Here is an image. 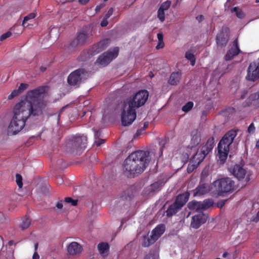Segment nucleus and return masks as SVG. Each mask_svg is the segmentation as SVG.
I'll list each match as a JSON object with an SVG mask.
<instances>
[{"label": "nucleus", "mask_w": 259, "mask_h": 259, "mask_svg": "<svg viewBox=\"0 0 259 259\" xmlns=\"http://www.w3.org/2000/svg\"><path fill=\"white\" fill-rule=\"evenodd\" d=\"M191 145L192 147L197 146L200 142L201 135L198 130H194L191 132Z\"/></svg>", "instance_id": "nucleus-23"}, {"label": "nucleus", "mask_w": 259, "mask_h": 259, "mask_svg": "<svg viewBox=\"0 0 259 259\" xmlns=\"http://www.w3.org/2000/svg\"><path fill=\"white\" fill-rule=\"evenodd\" d=\"M247 94V91L243 90L242 92V94L241 95L240 99H243L244 98H245Z\"/></svg>", "instance_id": "nucleus-53"}, {"label": "nucleus", "mask_w": 259, "mask_h": 259, "mask_svg": "<svg viewBox=\"0 0 259 259\" xmlns=\"http://www.w3.org/2000/svg\"><path fill=\"white\" fill-rule=\"evenodd\" d=\"M238 131V130H231L227 132L222 137L218 145L230 149V146L232 144Z\"/></svg>", "instance_id": "nucleus-10"}, {"label": "nucleus", "mask_w": 259, "mask_h": 259, "mask_svg": "<svg viewBox=\"0 0 259 259\" xmlns=\"http://www.w3.org/2000/svg\"><path fill=\"white\" fill-rule=\"evenodd\" d=\"M58 184H61L63 183V180L61 178H59V180L58 181Z\"/></svg>", "instance_id": "nucleus-64"}, {"label": "nucleus", "mask_w": 259, "mask_h": 259, "mask_svg": "<svg viewBox=\"0 0 259 259\" xmlns=\"http://www.w3.org/2000/svg\"><path fill=\"white\" fill-rule=\"evenodd\" d=\"M253 222H257L259 220V211L257 212L255 218H252V220Z\"/></svg>", "instance_id": "nucleus-54"}, {"label": "nucleus", "mask_w": 259, "mask_h": 259, "mask_svg": "<svg viewBox=\"0 0 259 259\" xmlns=\"http://www.w3.org/2000/svg\"><path fill=\"white\" fill-rule=\"evenodd\" d=\"M198 155H198L197 153L192 158H191L190 163L187 167V172L188 173H191L195 169L203 160L201 158L198 157Z\"/></svg>", "instance_id": "nucleus-20"}, {"label": "nucleus", "mask_w": 259, "mask_h": 259, "mask_svg": "<svg viewBox=\"0 0 259 259\" xmlns=\"http://www.w3.org/2000/svg\"><path fill=\"white\" fill-rule=\"evenodd\" d=\"M92 35L91 31L81 30L78 32L76 37L70 41L68 47L70 49H73L78 46H83L86 43L90 42V38Z\"/></svg>", "instance_id": "nucleus-7"}, {"label": "nucleus", "mask_w": 259, "mask_h": 259, "mask_svg": "<svg viewBox=\"0 0 259 259\" xmlns=\"http://www.w3.org/2000/svg\"><path fill=\"white\" fill-rule=\"evenodd\" d=\"M164 231L165 225L164 224L158 225L152 230V237L157 240L164 233Z\"/></svg>", "instance_id": "nucleus-24"}, {"label": "nucleus", "mask_w": 259, "mask_h": 259, "mask_svg": "<svg viewBox=\"0 0 259 259\" xmlns=\"http://www.w3.org/2000/svg\"><path fill=\"white\" fill-rule=\"evenodd\" d=\"M56 206L59 209H61L63 207V204L62 203V201L58 202L56 204Z\"/></svg>", "instance_id": "nucleus-56"}, {"label": "nucleus", "mask_w": 259, "mask_h": 259, "mask_svg": "<svg viewBox=\"0 0 259 259\" xmlns=\"http://www.w3.org/2000/svg\"><path fill=\"white\" fill-rule=\"evenodd\" d=\"M11 34L12 33L9 31H7L5 33H4L0 37V41H3L4 40L10 37L11 35Z\"/></svg>", "instance_id": "nucleus-44"}, {"label": "nucleus", "mask_w": 259, "mask_h": 259, "mask_svg": "<svg viewBox=\"0 0 259 259\" xmlns=\"http://www.w3.org/2000/svg\"><path fill=\"white\" fill-rule=\"evenodd\" d=\"M241 52L239 48L238 39H235L233 42V45L231 48L227 51L225 56L226 61H229L234 58V57Z\"/></svg>", "instance_id": "nucleus-15"}, {"label": "nucleus", "mask_w": 259, "mask_h": 259, "mask_svg": "<svg viewBox=\"0 0 259 259\" xmlns=\"http://www.w3.org/2000/svg\"><path fill=\"white\" fill-rule=\"evenodd\" d=\"M108 24V22L107 21V18H105V17H104V19H103V20L101 21V26L102 27H105V26H106Z\"/></svg>", "instance_id": "nucleus-50"}, {"label": "nucleus", "mask_w": 259, "mask_h": 259, "mask_svg": "<svg viewBox=\"0 0 259 259\" xmlns=\"http://www.w3.org/2000/svg\"><path fill=\"white\" fill-rule=\"evenodd\" d=\"M181 73L180 72H172L168 79V82L172 85H176L180 82L181 77Z\"/></svg>", "instance_id": "nucleus-25"}, {"label": "nucleus", "mask_w": 259, "mask_h": 259, "mask_svg": "<svg viewBox=\"0 0 259 259\" xmlns=\"http://www.w3.org/2000/svg\"><path fill=\"white\" fill-rule=\"evenodd\" d=\"M213 185L217 194L221 196H224L228 193H232L236 189L235 182L228 177L215 181Z\"/></svg>", "instance_id": "nucleus-4"}, {"label": "nucleus", "mask_w": 259, "mask_h": 259, "mask_svg": "<svg viewBox=\"0 0 259 259\" xmlns=\"http://www.w3.org/2000/svg\"><path fill=\"white\" fill-rule=\"evenodd\" d=\"M227 200H221L218 202L217 205L219 208H222L225 204Z\"/></svg>", "instance_id": "nucleus-46"}, {"label": "nucleus", "mask_w": 259, "mask_h": 259, "mask_svg": "<svg viewBox=\"0 0 259 259\" xmlns=\"http://www.w3.org/2000/svg\"><path fill=\"white\" fill-rule=\"evenodd\" d=\"M231 11L232 13L235 12L236 17L239 19H243L245 17V13L241 9L237 7L233 8L232 9H231Z\"/></svg>", "instance_id": "nucleus-31"}, {"label": "nucleus", "mask_w": 259, "mask_h": 259, "mask_svg": "<svg viewBox=\"0 0 259 259\" xmlns=\"http://www.w3.org/2000/svg\"><path fill=\"white\" fill-rule=\"evenodd\" d=\"M148 125H149V123L148 122H145L144 123V126L142 128L143 129V130H145L148 126Z\"/></svg>", "instance_id": "nucleus-60"}, {"label": "nucleus", "mask_w": 259, "mask_h": 259, "mask_svg": "<svg viewBox=\"0 0 259 259\" xmlns=\"http://www.w3.org/2000/svg\"><path fill=\"white\" fill-rule=\"evenodd\" d=\"M48 87L40 86L27 92L26 98L17 103L13 109L14 116L8 128L9 135H15L25 125L30 116H38L46 111L48 102L44 99Z\"/></svg>", "instance_id": "nucleus-1"}, {"label": "nucleus", "mask_w": 259, "mask_h": 259, "mask_svg": "<svg viewBox=\"0 0 259 259\" xmlns=\"http://www.w3.org/2000/svg\"><path fill=\"white\" fill-rule=\"evenodd\" d=\"M171 5V2L169 1H167L164 3H163L160 6L159 9L163 10L164 11H166L168 9Z\"/></svg>", "instance_id": "nucleus-39"}, {"label": "nucleus", "mask_w": 259, "mask_h": 259, "mask_svg": "<svg viewBox=\"0 0 259 259\" xmlns=\"http://www.w3.org/2000/svg\"><path fill=\"white\" fill-rule=\"evenodd\" d=\"M82 249V246L76 242L70 243L67 247V251L70 255L80 254Z\"/></svg>", "instance_id": "nucleus-21"}, {"label": "nucleus", "mask_w": 259, "mask_h": 259, "mask_svg": "<svg viewBox=\"0 0 259 259\" xmlns=\"http://www.w3.org/2000/svg\"><path fill=\"white\" fill-rule=\"evenodd\" d=\"M246 102L248 106L253 105L255 108H259V92L251 94Z\"/></svg>", "instance_id": "nucleus-22"}, {"label": "nucleus", "mask_w": 259, "mask_h": 259, "mask_svg": "<svg viewBox=\"0 0 259 259\" xmlns=\"http://www.w3.org/2000/svg\"><path fill=\"white\" fill-rule=\"evenodd\" d=\"M164 46V43L163 41H158V44L156 47V49L159 50L162 49Z\"/></svg>", "instance_id": "nucleus-49"}, {"label": "nucleus", "mask_w": 259, "mask_h": 259, "mask_svg": "<svg viewBox=\"0 0 259 259\" xmlns=\"http://www.w3.org/2000/svg\"><path fill=\"white\" fill-rule=\"evenodd\" d=\"M207 218V214H205L202 212H199L192 217L191 227L194 229L199 228L201 225L206 222Z\"/></svg>", "instance_id": "nucleus-12"}, {"label": "nucleus", "mask_w": 259, "mask_h": 259, "mask_svg": "<svg viewBox=\"0 0 259 259\" xmlns=\"http://www.w3.org/2000/svg\"><path fill=\"white\" fill-rule=\"evenodd\" d=\"M217 149L218 150L217 155L218 162L220 164H224L227 158L230 149L226 148L225 147L220 146L219 145H218Z\"/></svg>", "instance_id": "nucleus-19"}, {"label": "nucleus", "mask_w": 259, "mask_h": 259, "mask_svg": "<svg viewBox=\"0 0 259 259\" xmlns=\"http://www.w3.org/2000/svg\"><path fill=\"white\" fill-rule=\"evenodd\" d=\"M31 220L26 215L22 219V223L19 225V228L22 230H24L27 229L30 225Z\"/></svg>", "instance_id": "nucleus-29"}, {"label": "nucleus", "mask_w": 259, "mask_h": 259, "mask_svg": "<svg viewBox=\"0 0 259 259\" xmlns=\"http://www.w3.org/2000/svg\"><path fill=\"white\" fill-rule=\"evenodd\" d=\"M196 18L199 22L202 21L204 19V16L202 15H198Z\"/></svg>", "instance_id": "nucleus-52"}, {"label": "nucleus", "mask_w": 259, "mask_h": 259, "mask_svg": "<svg viewBox=\"0 0 259 259\" xmlns=\"http://www.w3.org/2000/svg\"><path fill=\"white\" fill-rule=\"evenodd\" d=\"M150 161L149 151L138 150L133 152L123 163L124 175L128 178H135L139 176L144 171Z\"/></svg>", "instance_id": "nucleus-2"}, {"label": "nucleus", "mask_w": 259, "mask_h": 259, "mask_svg": "<svg viewBox=\"0 0 259 259\" xmlns=\"http://www.w3.org/2000/svg\"><path fill=\"white\" fill-rule=\"evenodd\" d=\"M64 202L66 203H71L72 206H76L77 204L78 200L73 199L71 197H66Z\"/></svg>", "instance_id": "nucleus-38"}, {"label": "nucleus", "mask_w": 259, "mask_h": 259, "mask_svg": "<svg viewBox=\"0 0 259 259\" xmlns=\"http://www.w3.org/2000/svg\"><path fill=\"white\" fill-rule=\"evenodd\" d=\"M144 259H156V255L153 251H150L148 254H146Z\"/></svg>", "instance_id": "nucleus-41"}, {"label": "nucleus", "mask_w": 259, "mask_h": 259, "mask_svg": "<svg viewBox=\"0 0 259 259\" xmlns=\"http://www.w3.org/2000/svg\"><path fill=\"white\" fill-rule=\"evenodd\" d=\"M87 145V137L85 136H76L72 138L67 144V146L71 149L72 152L77 153L84 149Z\"/></svg>", "instance_id": "nucleus-8"}, {"label": "nucleus", "mask_w": 259, "mask_h": 259, "mask_svg": "<svg viewBox=\"0 0 259 259\" xmlns=\"http://www.w3.org/2000/svg\"><path fill=\"white\" fill-rule=\"evenodd\" d=\"M113 12V9L112 8H110L107 13L105 15L104 17L105 18L108 19L112 15Z\"/></svg>", "instance_id": "nucleus-48"}, {"label": "nucleus", "mask_w": 259, "mask_h": 259, "mask_svg": "<svg viewBox=\"0 0 259 259\" xmlns=\"http://www.w3.org/2000/svg\"><path fill=\"white\" fill-rule=\"evenodd\" d=\"M98 249L99 253L103 256H106L109 250V246L106 242H101L98 245Z\"/></svg>", "instance_id": "nucleus-27"}, {"label": "nucleus", "mask_w": 259, "mask_h": 259, "mask_svg": "<svg viewBox=\"0 0 259 259\" xmlns=\"http://www.w3.org/2000/svg\"><path fill=\"white\" fill-rule=\"evenodd\" d=\"M16 182L19 188H21L23 186L22 177L19 174L16 175Z\"/></svg>", "instance_id": "nucleus-37"}, {"label": "nucleus", "mask_w": 259, "mask_h": 259, "mask_svg": "<svg viewBox=\"0 0 259 259\" xmlns=\"http://www.w3.org/2000/svg\"><path fill=\"white\" fill-rule=\"evenodd\" d=\"M157 17L161 22H163L165 20L164 11L159 8L157 12Z\"/></svg>", "instance_id": "nucleus-36"}, {"label": "nucleus", "mask_w": 259, "mask_h": 259, "mask_svg": "<svg viewBox=\"0 0 259 259\" xmlns=\"http://www.w3.org/2000/svg\"><path fill=\"white\" fill-rule=\"evenodd\" d=\"M118 53L117 48L114 49L113 51H108L100 55L96 62L100 65L105 66L117 56Z\"/></svg>", "instance_id": "nucleus-9"}, {"label": "nucleus", "mask_w": 259, "mask_h": 259, "mask_svg": "<svg viewBox=\"0 0 259 259\" xmlns=\"http://www.w3.org/2000/svg\"><path fill=\"white\" fill-rule=\"evenodd\" d=\"M201 208H202V209L206 210L213 205V201L210 199H207L204 200L203 202H201Z\"/></svg>", "instance_id": "nucleus-33"}, {"label": "nucleus", "mask_w": 259, "mask_h": 259, "mask_svg": "<svg viewBox=\"0 0 259 259\" xmlns=\"http://www.w3.org/2000/svg\"><path fill=\"white\" fill-rule=\"evenodd\" d=\"M229 38V35L227 32V30L225 31L222 30L217 35L216 41L217 45L221 48L225 47L228 42Z\"/></svg>", "instance_id": "nucleus-17"}, {"label": "nucleus", "mask_w": 259, "mask_h": 259, "mask_svg": "<svg viewBox=\"0 0 259 259\" xmlns=\"http://www.w3.org/2000/svg\"><path fill=\"white\" fill-rule=\"evenodd\" d=\"M103 6V4H101V5H99L96 6V7L95 8V11H96V13L99 12Z\"/></svg>", "instance_id": "nucleus-55"}, {"label": "nucleus", "mask_w": 259, "mask_h": 259, "mask_svg": "<svg viewBox=\"0 0 259 259\" xmlns=\"http://www.w3.org/2000/svg\"><path fill=\"white\" fill-rule=\"evenodd\" d=\"M214 140L213 137L209 138L205 145L203 146L201 149V155L200 157L203 159L205 157L212 151L214 147Z\"/></svg>", "instance_id": "nucleus-18"}, {"label": "nucleus", "mask_w": 259, "mask_h": 259, "mask_svg": "<svg viewBox=\"0 0 259 259\" xmlns=\"http://www.w3.org/2000/svg\"><path fill=\"white\" fill-rule=\"evenodd\" d=\"M190 196L189 192L178 195L174 202L170 205L166 210V215L168 218L176 214L188 201Z\"/></svg>", "instance_id": "nucleus-6"}, {"label": "nucleus", "mask_w": 259, "mask_h": 259, "mask_svg": "<svg viewBox=\"0 0 259 259\" xmlns=\"http://www.w3.org/2000/svg\"><path fill=\"white\" fill-rule=\"evenodd\" d=\"M210 191L209 186L208 183H206L203 181H200L198 186L193 190V196H199L205 195Z\"/></svg>", "instance_id": "nucleus-16"}, {"label": "nucleus", "mask_w": 259, "mask_h": 259, "mask_svg": "<svg viewBox=\"0 0 259 259\" xmlns=\"http://www.w3.org/2000/svg\"><path fill=\"white\" fill-rule=\"evenodd\" d=\"M88 72L84 68H80L72 71L67 77L68 84L74 88H78L89 77Z\"/></svg>", "instance_id": "nucleus-5"}, {"label": "nucleus", "mask_w": 259, "mask_h": 259, "mask_svg": "<svg viewBox=\"0 0 259 259\" xmlns=\"http://www.w3.org/2000/svg\"><path fill=\"white\" fill-rule=\"evenodd\" d=\"M28 87V84L27 83H21L18 88V90L20 93L23 92L24 90H26Z\"/></svg>", "instance_id": "nucleus-43"}, {"label": "nucleus", "mask_w": 259, "mask_h": 259, "mask_svg": "<svg viewBox=\"0 0 259 259\" xmlns=\"http://www.w3.org/2000/svg\"><path fill=\"white\" fill-rule=\"evenodd\" d=\"M32 258L33 259H39V256L36 252H35L33 254Z\"/></svg>", "instance_id": "nucleus-58"}, {"label": "nucleus", "mask_w": 259, "mask_h": 259, "mask_svg": "<svg viewBox=\"0 0 259 259\" xmlns=\"http://www.w3.org/2000/svg\"><path fill=\"white\" fill-rule=\"evenodd\" d=\"M143 131L144 130H143V129L142 128L141 129L138 130L137 131V132H136L135 135L137 136H140L141 134L142 131Z\"/></svg>", "instance_id": "nucleus-57"}, {"label": "nucleus", "mask_w": 259, "mask_h": 259, "mask_svg": "<svg viewBox=\"0 0 259 259\" xmlns=\"http://www.w3.org/2000/svg\"><path fill=\"white\" fill-rule=\"evenodd\" d=\"M201 205L202 203L201 201L193 200L188 203V207L190 210H194L196 211H199L203 210L202 208H201Z\"/></svg>", "instance_id": "nucleus-28"}, {"label": "nucleus", "mask_w": 259, "mask_h": 259, "mask_svg": "<svg viewBox=\"0 0 259 259\" xmlns=\"http://www.w3.org/2000/svg\"><path fill=\"white\" fill-rule=\"evenodd\" d=\"M165 183L164 179H160L146 187L142 191V195L148 196L151 194L159 191Z\"/></svg>", "instance_id": "nucleus-11"}, {"label": "nucleus", "mask_w": 259, "mask_h": 259, "mask_svg": "<svg viewBox=\"0 0 259 259\" xmlns=\"http://www.w3.org/2000/svg\"><path fill=\"white\" fill-rule=\"evenodd\" d=\"M62 162H63V160L62 159H58L57 161V164L61 166L62 167H63L64 165H62Z\"/></svg>", "instance_id": "nucleus-61"}, {"label": "nucleus", "mask_w": 259, "mask_h": 259, "mask_svg": "<svg viewBox=\"0 0 259 259\" xmlns=\"http://www.w3.org/2000/svg\"><path fill=\"white\" fill-rule=\"evenodd\" d=\"M185 58L190 61L192 66H194L196 62V58L195 55L190 51H188L185 53Z\"/></svg>", "instance_id": "nucleus-32"}, {"label": "nucleus", "mask_w": 259, "mask_h": 259, "mask_svg": "<svg viewBox=\"0 0 259 259\" xmlns=\"http://www.w3.org/2000/svg\"><path fill=\"white\" fill-rule=\"evenodd\" d=\"M21 94L18 90H14L11 94L8 96V99L11 100L13 99L14 97L17 96L18 95Z\"/></svg>", "instance_id": "nucleus-40"}, {"label": "nucleus", "mask_w": 259, "mask_h": 259, "mask_svg": "<svg viewBox=\"0 0 259 259\" xmlns=\"http://www.w3.org/2000/svg\"><path fill=\"white\" fill-rule=\"evenodd\" d=\"M208 176V172L206 170H203L201 174L200 181L204 182L205 178Z\"/></svg>", "instance_id": "nucleus-45"}, {"label": "nucleus", "mask_w": 259, "mask_h": 259, "mask_svg": "<svg viewBox=\"0 0 259 259\" xmlns=\"http://www.w3.org/2000/svg\"><path fill=\"white\" fill-rule=\"evenodd\" d=\"M181 158L182 161L183 162H184V163H185L188 162V159L189 158V156L188 153H182V154L181 155Z\"/></svg>", "instance_id": "nucleus-42"}, {"label": "nucleus", "mask_w": 259, "mask_h": 259, "mask_svg": "<svg viewBox=\"0 0 259 259\" xmlns=\"http://www.w3.org/2000/svg\"><path fill=\"white\" fill-rule=\"evenodd\" d=\"M89 1L90 0H79V2L82 5H85L89 2Z\"/></svg>", "instance_id": "nucleus-59"}, {"label": "nucleus", "mask_w": 259, "mask_h": 259, "mask_svg": "<svg viewBox=\"0 0 259 259\" xmlns=\"http://www.w3.org/2000/svg\"><path fill=\"white\" fill-rule=\"evenodd\" d=\"M156 240H155L154 238L152 237V235L150 236V237H147L146 236L144 237L143 242L142 244L143 246L144 247H148L151 244H153L155 242Z\"/></svg>", "instance_id": "nucleus-30"}, {"label": "nucleus", "mask_w": 259, "mask_h": 259, "mask_svg": "<svg viewBox=\"0 0 259 259\" xmlns=\"http://www.w3.org/2000/svg\"><path fill=\"white\" fill-rule=\"evenodd\" d=\"M232 173L236 177L239 181L245 179V181L247 183L250 180L249 175L248 174L246 178L245 176L246 174V170L239 164H236L232 169Z\"/></svg>", "instance_id": "nucleus-14"}, {"label": "nucleus", "mask_w": 259, "mask_h": 259, "mask_svg": "<svg viewBox=\"0 0 259 259\" xmlns=\"http://www.w3.org/2000/svg\"><path fill=\"white\" fill-rule=\"evenodd\" d=\"M193 102L189 101L182 107V110L185 112H188L193 108Z\"/></svg>", "instance_id": "nucleus-34"}, {"label": "nucleus", "mask_w": 259, "mask_h": 259, "mask_svg": "<svg viewBox=\"0 0 259 259\" xmlns=\"http://www.w3.org/2000/svg\"><path fill=\"white\" fill-rule=\"evenodd\" d=\"M149 97L147 90L139 91L133 97L125 100L122 105L121 122L122 125L129 126L136 118V109L143 106Z\"/></svg>", "instance_id": "nucleus-3"}, {"label": "nucleus", "mask_w": 259, "mask_h": 259, "mask_svg": "<svg viewBox=\"0 0 259 259\" xmlns=\"http://www.w3.org/2000/svg\"><path fill=\"white\" fill-rule=\"evenodd\" d=\"M157 38L158 41H163V34L161 32H159L157 34Z\"/></svg>", "instance_id": "nucleus-51"}, {"label": "nucleus", "mask_w": 259, "mask_h": 259, "mask_svg": "<svg viewBox=\"0 0 259 259\" xmlns=\"http://www.w3.org/2000/svg\"><path fill=\"white\" fill-rule=\"evenodd\" d=\"M93 130L94 132L95 144L97 147H99L103 144L105 141V140L100 138L102 136L101 130H97L95 128H93Z\"/></svg>", "instance_id": "nucleus-26"}, {"label": "nucleus", "mask_w": 259, "mask_h": 259, "mask_svg": "<svg viewBox=\"0 0 259 259\" xmlns=\"http://www.w3.org/2000/svg\"><path fill=\"white\" fill-rule=\"evenodd\" d=\"M110 43V39L106 38L93 45L88 53L91 55H95L105 50Z\"/></svg>", "instance_id": "nucleus-13"}, {"label": "nucleus", "mask_w": 259, "mask_h": 259, "mask_svg": "<svg viewBox=\"0 0 259 259\" xmlns=\"http://www.w3.org/2000/svg\"><path fill=\"white\" fill-rule=\"evenodd\" d=\"M35 17V13H30L29 14H28V15H27L26 16H25L24 18V19H23V21L22 22V25L24 26V27H26L28 26V25H25L26 22L29 20H30V19H32L33 18H34V17Z\"/></svg>", "instance_id": "nucleus-35"}, {"label": "nucleus", "mask_w": 259, "mask_h": 259, "mask_svg": "<svg viewBox=\"0 0 259 259\" xmlns=\"http://www.w3.org/2000/svg\"><path fill=\"white\" fill-rule=\"evenodd\" d=\"M14 244V241L10 240L8 242V244L9 246H11Z\"/></svg>", "instance_id": "nucleus-63"}, {"label": "nucleus", "mask_w": 259, "mask_h": 259, "mask_svg": "<svg viewBox=\"0 0 259 259\" xmlns=\"http://www.w3.org/2000/svg\"><path fill=\"white\" fill-rule=\"evenodd\" d=\"M255 127L253 123H251L248 127V132L249 133H253L255 131Z\"/></svg>", "instance_id": "nucleus-47"}, {"label": "nucleus", "mask_w": 259, "mask_h": 259, "mask_svg": "<svg viewBox=\"0 0 259 259\" xmlns=\"http://www.w3.org/2000/svg\"><path fill=\"white\" fill-rule=\"evenodd\" d=\"M47 69V68L46 67H44V66H41L40 67V70L41 71V72H44Z\"/></svg>", "instance_id": "nucleus-62"}]
</instances>
